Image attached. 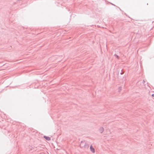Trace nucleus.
I'll use <instances>...</instances> for the list:
<instances>
[{"instance_id":"obj_6","label":"nucleus","mask_w":154,"mask_h":154,"mask_svg":"<svg viewBox=\"0 0 154 154\" xmlns=\"http://www.w3.org/2000/svg\"><path fill=\"white\" fill-rule=\"evenodd\" d=\"M121 90L122 87H120L119 88V91L120 92Z\"/></svg>"},{"instance_id":"obj_5","label":"nucleus","mask_w":154,"mask_h":154,"mask_svg":"<svg viewBox=\"0 0 154 154\" xmlns=\"http://www.w3.org/2000/svg\"><path fill=\"white\" fill-rule=\"evenodd\" d=\"M114 56H116V58H117L118 59H119V56L118 55H117V54H114Z\"/></svg>"},{"instance_id":"obj_3","label":"nucleus","mask_w":154,"mask_h":154,"mask_svg":"<svg viewBox=\"0 0 154 154\" xmlns=\"http://www.w3.org/2000/svg\"><path fill=\"white\" fill-rule=\"evenodd\" d=\"M89 145L86 142L85 143V144L84 145V147L85 148H88L89 147Z\"/></svg>"},{"instance_id":"obj_10","label":"nucleus","mask_w":154,"mask_h":154,"mask_svg":"<svg viewBox=\"0 0 154 154\" xmlns=\"http://www.w3.org/2000/svg\"><path fill=\"white\" fill-rule=\"evenodd\" d=\"M111 4H112V5H114V6H115V5H114L113 4H112V3H111Z\"/></svg>"},{"instance_id":"obj_2","label":"nucleus","mask_w":154,"mask_h":154,"mask_svg":"<svg viewBox=\"0 0 154 154\" xmlns=\"http://www.w3.org/2000/svg\"><path fill=\"white\" fill-rule=\"evenodd\" d=\"M43 137L47 140L49 141L51 140V138L50 137H49L44 136Z\"/></svg>"},{"instance_id":"obj_4","label":"nucleus","mask_w":154,"mask_h":154,"mask_svg":"<svg viewBox=\"0 0 154 154\" xmlns=\"http://www.w3.org/2000/svg\"><path fill=\"white\" fill-rule=\"evenodd\" d=\"M104 130V129L103 127H101L99 129V131L101 133H102L103 131Z\"/></svg>"},{"instance_id":"obj_8","label":"nucleus","mask_w":154,"mask_h":154,"mask_svg":"<svg viewBox=\"0 0 154 154\" xmlns=\"http://www.w3.org/2000/svg\"><path fill=\"white\" fill-rule=\"evenodd\" d=\"M151 96H152V97H154V94H152V95H151Z\"/></svg>"},{"instance_id":"obj_9","label":"nucleus","mask_w":154,"mask_h":154,"mask_svg":"<svg viewBox=\"0 0 154 154\" xmlns=\"http://www.w3.org/2000/svg\"><path fill=\"white\" fill-rule=\"evenodd\" d=\"M145 82L144 81V80H143V83L144 84V82Z\"/></svg>"},{"instance_id":"obj_11","label":"nucleus","mask_w":154,"mask_h":154,"mask_svg":"<svg viewBox=\"0 0 154 154\" xmlns=\"http://www.w3.org/2000/svg\"><path fill=\"white\" fill-rule=\"evenodd\" d=\"M125 14L126 15V13H125Z\"/></svg>"},{"instance_id":"obj_1","label":"nucleus","mask_w":154,"mask_h":154,"mask_svg":"<svg viewBox=\"0 0 154 154\" xmlns=\"http://www.w3.org/2000/svg\"><path fill=\"white\" fill-rule=\"evenodd\" d=\"M90 149L91 151L93 153H94L95 152V149L94 148H93L92 146V145H91L90 146Z\"/></svg>"},{"instance_id":"obj_7","label":"nucleus","mask_w":154,"mask_h":154,"mask_svg":"<svg viewBox=\"0 0 154 154\" xmlns=\"http://www.w3.org/2000/svg\"><path fill=\"white\" fill-rule=\"evenodd\" d=\"M121 72L120 73V74H121V75H122V74L124 73V72H122V70H121Z\"/></svg>"}]
</instances>
